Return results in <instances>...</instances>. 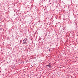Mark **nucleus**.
I'll use <instances>...</instances> for the list:
<instances>
[{"mask_svg": "<svg viewBox=\"0 0 78 78\" xmlns=\"http://www.w3.org/2000/svg\"><path fill=\"white\" fill-rule=\"evenodd\" d=\"M28 40V39L27 38H26V39H24V41L23 42V44H27V42H26Z\"/></svg>", "mask_w": 78, "mask_h": 78, "instance_id": "1", "label": "nucleus"}, {"mask_svg": "<svg viewBox=\"0 0 78 78\" xmlns=\"http://www.w3.org/2000/svg\"><path fill=\"white\" fill-rule=\"evenodd\" d=\"M48 65H51V63H49L48 64Z\"/></svg>", "mask_w": 78, "mask_h": 78, "instance_id": "3", "label": "nucleus"}, {"mask_svg": "<svg viewBox=\"0 0 78 78\" xmlns=\"http://www.w3.org/2000/svg\"><path fill=\"white\" fill-rule=\"evenodd\" d=\"M48 66V67H51V65H47L46 66V67H47Z\"/></svg>", "mask_w": 78, "mask_h": 78, "instance_id": "2", "label": "nucleus"}, {"mask_svg": "<svg viewBox=\"0 0 78 78\" xmlns=\"http://www.w3.org/2000/svg\"><path fill=\"white\" fill-rule=\"evenodd\" d=\"M23 42H25V39H24V40H23Z\"/></svg>", "mask_w": 78, "mask_h": 78, "instance_id": "4", "label": "nucleus"}]
</instances>
